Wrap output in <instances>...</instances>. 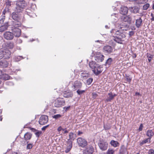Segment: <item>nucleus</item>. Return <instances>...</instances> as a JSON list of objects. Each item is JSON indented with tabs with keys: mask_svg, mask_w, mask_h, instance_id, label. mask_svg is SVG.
Returning a JSON list of instances; mask_svg holds the SVG:
<instances>
[{
	"mask_svg": "<svg viewBox=\"0 0 154 154\" xmlns=\"http://www.w3.org/2000/svg\"><path fill=\"white\" fill-rule=\"evenodd\" d=\"M16 11L17 12H21L23 9L26 6V4L24 1H19L17 2Z\"/></svg>",
	"mask_w": 154,
	"mask_h": 154,
	"instance_id": "nucleus-4",
	"label": "nucleus"
},
{
	"mask_svg": "<svg viewBox=\"0 0 154 154\" xmlns=\"http://www.w3.org/2000/svg\"><path fill=\"white\" fill-rule=\"evenodd\" d=\"M110 32L114 33L113 35L115 38L114 40L118 43H119L118 40L120 41L122 39L125 38L126 36V32L122 29L116 31L115 29H113L110 31Z\"/></svg>",
	"mask_w": 154,
	"mask_h": 154,
	"instance_id": "nucleus-1",
	"label": "nucleus"
},
{
	"mask_svg": "<svg viewBox=\"0 0 154 154\" xmlns=\"http://www.w3.org/2000/svg\"><path fill=\"white\" fill-rule=\"evenodd\" d=\"M70 107V106H65L64 107V109L65 110H67Z\"/></svg>",
	"mask_w": 154,
	"mask_h": 154,
	"instance_id": "nucleus-54",
	"label": "nucleus"
},
{
	"mask_svg": "<svg viewBox=\"0 0 154 154\" xmlns=\"http://www.w3.org/2000/svg\"><path fill=\"white\" fill-rule=\"evenodd\" d=\"M112 61V59L111 58H108L106 60L105 64L106 66L108 65L109 66L111 63Z\"/></svg>",
	"mask_w": 154,
	"mask_h": 154,
	"instance_id": "nucleus-30",
	"label": "nucleus"
},
{
	"mask_svg": "<svg viewBox=\"0 0 154 154\" xmlns=\"http://www.w3.org/2000/svg\"><path fill=\"white\" fill-rule=\"evenodd\" d=\"M8 63L5 60H2L0 61V66L2 67L5 68L7 67L8 65Z\"/></svg>",
	"mask_w": 154,
	"mask_h": 154,
	"instance_id": "nucleus-23",
	"label": "nucleus"
},
{
	"mask_svg": "<svg viewBox=\"0 0 154 154\" xmlns=\"http://www.w3.org/2000/svg\"><path fill=\"white\" fill-rule=\"evenodd\" d=\"M115 151L112 149H109L108 150L106 154H113Z\"/></svg>",
	"mask_w": 154,
	"mask_h": 154,
	"instance_id": "nucleus-38",
	"label": "nucleus"
},
{
	"mask_svg": "<svg viewBox=\"0 0 154 154\" xmlns=\"http://www.w3.org/2000/svg\"><path fill=\"white\" fill-rule=\"evenodd\" d=\"M104 58V56L99 53L94 57L95 60L98 63L102 62Z\"/></svg>",
	"mask_w": 154,
	"mask_h": 154,
	"instance_id": "nucleus-12",
	"label": "nucleus"
},
{
	"mask_svg": "<svg viewBox=\"0 0 154 154\" xmlns=\"http://www.w3.org/2000/svg\"><path fill=\"white\" fill-rule=\"evenodd\" d=\"M78 145L82 147H84L87 144V141L81 137L78 138L77 140Z\"/></svg>",
	"mask_w": 154,
	"mask_h": 154,
	"instance_id": "nucleus-9",
	"label": "nucleus"
},
{
	"mask_svg": "<svg viewBox=\"0 0 154 154\" xmlns=\"http://www.w3.org/2000/svg\"><path fill=\"white\" fill-rule=\"evenodd\" d=\"M14 28H13L12 29V31L13 35L16 37H18L20 36L21 34V30L17 27H15L14 26Z\"/></svg>",
	"mask_w": 154,
	"mask_h": 154,
	"instance_id": "nucleus-10",
	"label": "nucleus"
},
{
	"mask_svg": "<svg viewBox=\"0 0 154 154\" xmlns=\"http://www.w3.org/2000/svg\"><path fill=\"white\" fill-rule=\"evenodd\" d=\"M49 126V125H46L45 126H44L42 128V131H45L46 129L47 128L48 126Z\"/></svg>",
	"mask_w": 154,
	"mask_h": 154,
	"instance_id": "nucleus-51",
	"label": "nucleus"
},
{
	"mask_svg": "<svg viewBox=\"0 0 154 154\" xmlns=\"http://www.w3.org/2000/svg\"><path fill=\"white\" fill-rule=\"evenodd\" d=\"M23 58L21 56H18L14 58V61L16 62H18Z\"/></svg>",
	"mask_w": 154,
	"mask_h": 154,
	"instance_id": "nucleus-35",
	"label": "nucleus"
},
{
	"mask_svg": "<svg viewBox=\"0 0 154 154\" xmlns=\"http://www.w3.org/2000/svg\"><path fill=\"white\" fill-rule=\"evenodd\" d=\"M150 16L152 17V18L150 19L151 21H154V17L153 13H151V14Z\"/></svg>",
	"mask_w": 154,
	"mask_h": 154,
	"instance_id": "nucleus-53",
	"label": "nucleus"
},
{
	"mask_svg": "<svg viewBox=\"0 0 154 154\" xmlns=\"http://www.w3.org/2000/svg\"><path fill=\"white\" fill-rule=\"evenodd\" d=\"M63 95L65 98L72 97L73 96V94L71 91H65Z\"/></svg>",
	"mask_w": 154,
	"mask_h": 154,
	"instance_id": "nucleus-16",
	"label": "nucleus"
},
{
	"mask_svg": "<svg viewBox=\"0 0 154 154\" xmlns=\"http://www.w3.org/2000/svg\"><path fill=\"white\" fill-rule=\"evenodd\" d=\"M140 95V94L138 92H136L135 93V95Z\"/></svg>",
	"mask_w": 154,
	"mask_h": 154,
	"instance_id": "nucleus-62",
	"label": "nucleus"
},
{
	"mask_svg": "<svg viewBox=\"0 0 154 154\" xmlns=\"http://www.w3.org/2000/svg\"><path fill=\"white\" fill-rule=\"evenodd\" d=\"M68 133V131H67V130L66 129L64 131V133L65 134V133Z\"/></svg>",
	"mask_w": 154,
	"mask_h": 154,
	"instance_id": "nucleus-64",
	"label": "nucleus"
},
{
	"mask_svg": "<svg viewBox=\"0 0 154 154\" xmlns=\"http://www.w3.org/2000/svg\"><path fill=\"white\" fill-rule=\"evenodd\" d=\"M150 5L148 3H147L144 5L143 7V10H146L148 9Z\"/></svg>",
	"mask_w": 154,
	"mask_h": 154,
	"instance_id": "nucleus-34",
	"label": "nucleus"
},
{
	"mask_svg": "<svg viewBox=\"0 0 154 154\" xmlns=\"http://www.w3.org/2000/svg\"><path fill=\"white\" fill-rule=\"evenodd\" d=\"M8 47L10 49L13 48L14 46V44L13 42H10L8 44Z\"/></svg>",
	"mask_w": 154,
	"mask_h": 154,
	"instance_id": "nucleus-39",
	"label": "nucleus"
},
{
	"mask_svg": "<svg viewBox=\"0 0 154 154\" xmlns=\"http://www.w3.org/2000/svg\"><path fill=\"white\" fill-rule=\"evenodd\" d=\"M129 10L130 11L131 13L134 14L138 13L139 11V9L137 7H130L129 8Z\"/></svg>",
	"mask_w": 154,
	"mask_h": 154,
	"instance_id": "nucleus-20",
	"label": "nucleus"
},
{
	"mask_svg": "<svg viewBox=\"0 0 154 154\" xmlns=\"http://www.w3.org/2000/svg\"><path fill=\"white\" fill-rule=\"evenodd\" d=\"M77 93L79 95H81L85 92V90H80L79 89L77 90Z\"/></svg>",
	"mask_w": 154,
	"mask_h": 154,
	"instance_id": "nucleus-37",
	"label": "nucleus"
},
{
	"mask_svg": "<svg viewBox=\"0 0 154 154\" xmlns=\"http://www.w3.org/2000/svg\"><path fill=\"white\" fill-rule=\"evenodd\" d=\"M65 104V100L62 98H59L55 100L54 106L57 107H60L64 106Z\"/></svg>",
	"mask_w": 154,
	"mask_h": 154,
	"instance_id": "nucleus-7",
	"label": "nucleus"
},
{
	"mask_svg": "<svg viewBox=\"0 0 154 154\" xmlns=\"http://www.w3.org/2000/svg\"><path fill=\"white\" fill-rule=\"evenodd\" d=\"M12 17L16 21L13 23L14 26L15 27H20L21 26L23 21L22 16L18 13L15 12H13L11 14Z\"/></svg>",
	"mask_w": 154,
	"mask_h": 154,
	"instance_id": "nucleus-3",
	"label": "nucleus"
},
{
	"mask_svg": "<svg viewBox=\"0 0 154 154\" xmlns=\"http://www.w3.org/2000/svg\"><path fill=\"white\" fill-rule=\"evenodd\" d=\"M9 11V9L8 8H5L2 11V15H5V14L7 13H8Z\"/></svg>",
	"mask_w": 154,
	"mask_h": 154,
	"instance_id": "nucleus-36",
	"label": "nucleus"
},
{
	"mask_svg": "<svg viewBox=\"0 0 154 154\" xmlns=\"http://www.w3.org/2000/svg\"><path fill=\"white\" fill-rule=\"evenodd\" d=\"M75 134L72 132H70L69 135V138L68 139H69V140H72L73 141L75 139Z\"/></svg>",
	"mask_w": 154,
	"mask_h": 154,
	"instance_id": "nucleus-28",
	"label": "nucleus"
},
{
	"mask_svg": "<svg viewBox=\"0 0 154 154\" xmlns=\"http://www.w3.org/2000/svg\"><path fill=\"white\" fill-rule=\"evenodd\" d=\"M28 142H27V145L26 146V149H31L33 147V144L31 143H28Z\"/></svg>",
	"mask_w": 154,
	"mask_h": 154,
	"instance_id": "nucleus-32",
	"label": "nucleus"
},
{
	"mask_svg": "<svg viewBox=\"0 0 154 154\" xmlns=\"http://www.w3.org/2000/svg\"><path fill=\"white\" fill-rule=\"evenodd\" d=\"M11 2H10L8 0L6 2V5L9 6H11Z\"/></svg>",
	"mask_w": 154,
	"mask_h": 154,
	"instance_id": "nucleus-52",
	"label": "nucleus"
},
{
	"mask_svg": "<svg viewBox=\"0 0 154 154\" xmlns=\"http://www.w3.org/2000/svg\"><path fill=\"white\" fill-rule=\"evenodd\" d=\"M151 139L148 137L146 139H145L141 141H140V145L141 146L144 144L149 143L151 142Z\"/></svg>",
	"mask_w": 154,
	"mask_h": 154,
	"instance_id": "nucleus-22",
	"label": "nucleus"
},
{
	"mask_svg": "<svg viewBox=\"0 0 154 154\" xmlns=\"http://www.w3.org/2000/svg\"><path fill=\"white\" fill-rule=\"evenodd\" d=\"M152 59V57H149L148 58V60L149 62H150L151 61V60Z\"/></svg>",
	"mask_w": 154,
	"mask_h": 154,
	"instance_id": "nucleus-59",
	"label": "nucleus"
},
{
	"mask_svg": "<svg viewBox=\"0 0 154 154\" xmlns=\"http://www.w3.org/2000/svg\"><path fill=\"white\" fill-rule=\"evenodd\" d=\"M104 128L105 130H109L110 128V126L108 125H105L104 126Z\"/></svg>",
	"mask_w": 154,
	"mask_h": 154,
	"instance_id": "nucleus-46",
	"label": "nucleus"
},
{
	"mask_svg": "<svg viewBox=\"0 0 154 154\" xmlns=\"http://www.w3.org/2000/svg\"><path fill=\"white\" fill-rule=\"evenodd\" d=\"M26 14H27V15H29L30 16H32V15H30V14L31 13L30 12H29L26 11Z\"/></svg>",
	"mask_w": 154,
	"mask_h": 154,
	"instance_id": "nucleus-58",
	"label": "nucleus"
},
{
	"mask_svg": "<svg viewBox=\"0 0 154 154\" xmlns=\"http://www.w3.org/2000/svg\"><path fill=\"white\" fill-rule=\"evenodd\" d=\"M61 116L60 114H58L54 115V116H53V118L54 119H57L58 118H60V117H61Z\"/></svg>",
	"mask_w": 154,
	"mask_h": 154,
	"instance_id": "nucleus-44",
	"label": "nucleus"
},
{
	"mask_svg": "<svg viewBox=\"0 0 154 154\" xmlns=\"http://www.w3.org/2000/svg\"><path fill=\"white\" fill-rule=\"evenodd\" d=\"M72 148V147L70 146H67L66 147V149L65 150V152L66 153H68L69 152V151L71 149V148Z\"/></svg>",
	"mask_w": 154,
	"mask_h": 154,
	"instance_id": "nucleus-42",
	"label": "nucleus"
},
{
	"mask_svg": "<svg viewBox=\"0 0 154 154\" xmlns=\"http://www.w3.org/2000/svg\"><path fill=\"white\" fill-rule=\"evenodd\" d=\"M108 97H107V99L106 100V101L107 102H110L114 98V97L116 96L115 94H113L111 92L108 94Z\"/></svg>",
	"mask_w": 154,
	"mask_h": 154,
	"instance_id": "nucleus-17",
	"label": "nucleus"
},
{
	"mask_svg": "<svg viewBox=\"0 0 154 154\" xmlns=\"http://www.w3.org/2000/svg\"><path fill=\"white\" fill-rule=\"evenodd\" d=\"M3 73L2 72V71L0 69V77L1 76Z\"/></svg>",
	"mask_w": 154,
	"mask_h": 154,
	"instance_id": "nucleus-60",
	"label": "nucleus"
},
{
	"mask_svg": "<svg viewBox=\"0 0 154 154\" xmlns=\"http://www.w3.org/2000/svg\"><path fill=\"white\" fill-rule=\"evenodd\" d=\"M89 65L92 71L96 75H97L100 74L103 71V68L101 66L97 64L94 61L90 62Z\"/></svg>",
	"mask_w": 154,
	"mask_h": 154,
	"instance_id": "nucleus-2",
	"label": "nucleus"
},
{
	"mask_svg": "<svg viewBox=\"0 0 154 154\" xmlns=\"http://www.w3.org/2000/svg\"><path fill=\"white\" fill-rule=\"evenodd\" d=\"M8 85H13V84L12 82H8Z\"/></svg>",
	"mask_w": 154,
	"mask_h": 154,
	"instance_id": "nucleus-63",
	"label": "nucleus"
},
{
	"mask_svg": "<svg viewBox=\"0 0 154 154\" xmlns=\"http://www.w3.org/2000/svg\"><path fill=\"white\" fill-rule=\"evenodd\" d=\"M154 135V132L152 130H148L146 132V135L150 139H151Z\"/></svg>",
	"mask_w": 154,
	"mask_h": 154,
	"instance_id": "nucleus-21",
	"label": "nucleus"
},
{
	"mask_svg": "<svg viewBox=\"0 0 154 154\" xmlns=\"http://www.w3.org/2000/svg\"><path fill=\"white\" fill-rule=\"evenodd\" d=\"M94 152V148L91 146H89L83 150V154H92Z\"/></svg>",
	"mask_w": 154,
	"mask_h": 154,
	"instance_id": "nucleus-11",
	"label": "nucleus"
},
{
	"mask_svg": "<svg viewBox=\"0 0 154 154\" xmlns=\"http://www.w3.org/2000/svg\"><path fill=\"white\" fill-rule=\"evenodd\" d=\"M4 37L7 40H11L14 38L13 34L10 32H6L4 34Z\"/></svg>",
	"mask_w": 154,
	"mask_h": 154,
	"instance_id": "nucleus-13",
	"label": "nucleus"
},
{
	"mask_svg": "<svg viewBox=\"0 0 154 154\" xmlns=\"http://www.w3.org/2000/svg\"><path fill=\"white\" fill-rule=\"evenodd\" d=\"M62 128L61 126L59 127L57 129V131H60L61 130H62Z\"/></svg>",
	"mask_w": 154,
	"mask_h": 154,
	"instance_id": "nucleus-57",
	"label": "nucleus"
},
{
	"mask_svg": "<svg viewBox=\"0 0 154 154\" xmlns=\"http://www.w3.org/2000/svg\"><path fill=\"white\" fill-rule=\"evenodd\" d=\"M8 23H5L3 25H2L0 27V32H3L8 29Z\"/></svg>",
	"mask_w": 154,
	"mask_h": 154,
	"instance_id": "nucleus-24",
	"label": "nucleus"
},
{
	"mask_svg": "<svg viewBox=\"0 0 154 154\" xmlns=\"http://www.w3.org/2000/svg\"><path fill=\"white\" fill-rule=\"evenodd\" d=\"M143 125L142 124H141L139 128V131H141L142 130L143 128Z\"/></svg>",
	"mask_w": 154,
	"mask_h": 154,
	"instance_id": "nucleus-49",
	"label": "nucleus"
},
{
	"mask_svg": "<svg viewBox=\"0 0 154 154\" xmlns=\"http://www.w3.org/2000/svg\"><path fill=\"white\" fill-rule=\"evenodd\" d=\"M82 86V83L78 81H76L72 83L71 88L73 91L81 88Z\"/></svg>",
	"mask_w": 154,
	"mask_h": 154,
	"instance_id": "nucleus-6",
	"label": "nucleus"
},
{
	"mask_svg": "<svg viewBox=\"0 0 154 154\" xmlns=\"http://www.w3.org/2000/svg\"><path fill=\"white\" fill-rule=\"evenodd\" d=\"M41 131H38L35 133V134L36 136L38 137L39 136V135L41 134Z\"/></svg>",
	"mask_w": 154,
	"mask_h": 154,
	"instance_id": "nucleus-50",
	"label": "nucleus"
},
{
	"mask_svg": "<svg viewBox=\"0 0 154 154\" xmlns=\"http://www.w3.org/2000/svg\"><path fill=\"white\" fill-rule=\"evenodd\" d=\"M115 15V18H114V19L115 20H116V18L117 17V14H112L111 15V16L112 17L114 15Z\"/></svg>",
	"mask_w": 154,
	"mask_h": 154,
	"instance_id": "nucleus-56",
	"label": "nucleus"
},
{
	"mask_svg": "<svg viewBox=\"0 0 154 154\" xmlns=\"http://www.w3.org/2000/svg\"><path fill=\"white\" fill-rule=\"evenodd\" d=\"M4 52L2 51H0V59L4 57Z\"/></svg>",
	"mask_w": 154,
	"mask_h": 154,
	"instance_id": "nucleus-48",
	"label": "nucleus"
},
{
	"mask_svg": "<svg viewBox=\"0 0 154 154\" xmlns=\"http://www.w3.org/2000/svg\"><path fill=\"white\" fill-rule=\"evenodd\" d=\"M134 34V32L133 31H131L129 32V35L130 36H131Z\"/></svg>",
	"mask_w": 154,
	"mask_h": 154,
	"instance_id": "nucleus-55",
	"label": "nucleus"
},
{
	"mask_svg": "<svg viewBox=\"0 0 154 154\" xmlns=\"http://www.w3.org/2000/svg\"><path fill=\"white\" fill-rule=\"evenodd\" d=\"M1 19L0 20V23L2 24L4 22L5 19V15H2L1 17Z\"/></svg>",
	"mask_w": 154,
	"mask_h": 154,
	"instance_id": "nucleus-33",
	"label": "nucleus"
},
{
	"mask_svg": "<svg viewBox=\"0 0 154 154\" xmlns=\"http://www.w3.org/2000/svg\"><path fill=\"white\" fill-rule=\"evenodd\" d=\"M48 118L47 116L42 115L40 117L39 120V123L40 125H44L46 124L48 122Z\"/></svg>",
	"mask_w": 154,
	"mask_h": 154,
	"instance_id": "nucleus-8",
	"label": "nucleus"
},
{
	"mask_svg": "<svg viewBox=\"0 0 154 154\" xmlns=\"http://www.w3.org/2000/svg\"><path fill=\"white\" fill-rule=\"evenodd\" d=\"M148 154H154V150L153 149H150L148 152Z\"/></svg>",
	"mask_w": 154,
	"mask_h": 154,
	"instance_id": "nucleus-45",
	"label": "nucleus"
},
{
	"mask_svg": "<svg viewBox=\"0 0 154 154\" xmlns=\"http://www.w3.org/2000/svg\"><path fill=\"white\" fill-rule=\"evenodd\" d=\"M88 73L85 72H82L81 75L82 77L84 79H86L88 77Z\"/></svg>",
	"mask_w": 154,
	"mask_h": 154,
	"instance_id": "nucleus-29",
	"label": "nucleus"
},
{
	"mask_svg": "<svg viewBox=\"0 0 154 154\" xmlns=\"http://www.w3.org/2000/svg\"><path fill=\"white\" fill-rule=\"evenodd\" d=\"M82 134V132L81 131H78V135H79L81 134Z\"/></svg>",
	"mask_w": 154,
	"mask_h": 154,
	"instance_id": "nucleus-61",
	"label": "nucleus"
},
{
	"mask_svg": "<svg viewBox=\"0 0 154 154\" xmlns=\"http://www.w3.org/2000/svg\"><path fill=\"white\" fill-rule=\"evenodd\" d=\"M10 77L9 75L3 73L1 76L0 77V79L5 80H6L10 79Z\"/></svg>",
	"mask_w": 154,
	"mask_h": 154,
	"instance_id": "nucleus-25",
	"label": "nucleus"
},
{
	"mask_svg": "<svg viewBox=\"0 0 154 154\" xmlns=\"http://www.w3.org/2000/svg\"><path fill=\"white\" fill-rule=\"evenodd\" d=\"M128 9V8L124 6H122L120 10V13L123 15H125L127 14Z\"/></svg>",
	"mask_w": 154,
	"mask_h": 154,
	"instance_id": "nucleus-15",
	"label": "nucleus"
},
{
	"mask_svg": "<svg viewBox=\"0 0 154 154\" xmlns=\"http://www.w3.org/2000/svg\"><path fill=\"white\" fill-rule=\"evenodd\" d=\"M36 6L34 4H32L31 6V8L32 11H34L36 9Z\"/></svg>",
	"mask_w": 154,
	"mask_h": 154,
	"instance_id": "nucleus-41",
	"label": "nucleus"
},
{
	"mask_svg": "<svg viewBox=\"0 0 154 154\" xmlns=\"http://www.w3.org/2000/svg\"><path fill=\"white\" fill-rule=\"evenodd\" d=\"M100 149L102 151H105L107 148L108 146V143L103 140H100L98 143Z\"/></svg>",
	"mask_w": 154,
	"mask_h": 154,
	"instance_id": "nucleus-5",
	"label": "nucleus"
},
{
	"mask_svg": "<svg viewBox=\"0 0 154 154\" xmlns=\"http://www.w3.org/2000/svg\"><path fill=\"white\" fill-rule=\"evenodd\" d=\"M92 97L94 99L97 96V94L95 92H93L92 93Z\"/></svg>",
	"mask_w": 154,
	"mask_h": 154,
	"instance_id": "nucleus-47",
	"label": "nucleus"
},
{
	"mask_svg": "<svg viewBox=\"0 0 154 154\" xmlns=\"http://www.w3.org/2000/svg\"><path fill=\"white\" fill-rule=\"evenodd\" d=\"M32 136V135L30 133H27L24 136L25 140H29L31 139Z\"/></svg>",
	"mask_w": 154,
	"mask_h": 154,
	"instance_id": "nucleus-27",
	"label": "nucleus"
},
{
	"mask_svg": "<svg viewBox=\"0 0 154 154\" xmlns=\"http://www.w3.org/2000/svg\"><path fill=\"white\" fill-rule=\"evenodd\" d=\"M122 20L125 22H127L130 23L132 20V18L130 15L124 16L122 18Z\"/></svg>",
	"mask_w": 154,
	"mask_h": 154,
	"instance_id": "nucleus-18",
	"label": "nucleus"
},
{
	"mask_svg": "<svg viewBox=\"0 0 154 154\" xmlns=\"http://www.w3.org/2000/svg\"><path fill=\"white\" fill-rule=\"evenodd\" d=\"M110 144L112 146L114 147H116L119 145V143L117 141H115L113 140H112L110 142Z\"/></svg>",
	"mask_w": 154,
	"mask_h": 154,
	"instance_id": "nucleus-26",
	"label": "nucleus"
},
{
	"mask_svg": "<svg viewBox=\"0 0 154 154\" xmlns=\"http://www.w3.org/2000/svg\"><path fill=\"white\" fill-rule=\"evenodd\" d=\"M125 78L129 82H130L131 81L132 78L129 75H125Z\"/></svg>",
	"mask_w": 154,
	"mask_h": 154,
	"instance_id": "nucleus-43",
	"label": "nucleus"
},
{
	"mask_svg": "<svg viewBox=\"0 0 154 154\" xmlns=\"http://www.w3.org/2000/svg\"><path fill=\"white\" fill-rule=\"evenodd\" d=\"M93 79L90 78L87 80V84L88 85H89L91 84L93 81Z\"/></svg>",
	"mask_w": 154,
	"mask_h": 154,
	"instance_id": "nucleus-40",
	"label": "nucleus"
},
{
	"mask_svg": "<svg viewBox=\"0 0 154 154\" xmlns=\"http://www.w3.org/2000/svg\"><path fill=\"white\" fill-rule=\"evenodd\" d=\"M103 51L106 53L109 54L112 52L113 48L110 46L106 45L104 46L103 48Z\"/></svg>",
	"mask_w": 154,
	"mask_h": 154,
	"instance_id": "nucleus-14",
	"label": "nucleus"
},
{
	"mask_svg": "<svg viewBox=\"0 0 154 154\" xmlns=\"http://www.w3.org/2000/svg\"><path fill=\"white\" fill-rule=\"evenodd\" d=\"M142 20L141 17L136 20L135 25L137 28H140L142 25Z\"/></svg>",
	"mask_w": 154,
	"mask_h": 154,
	"instance_id": "nucleus-19",
	"label": "nucleus"
},
{
	"mask_svg": "<svg viewBox=\"0 0 154 154\" xmlns=\"http://www.w3.org/2000/svg\"><path fill=\"white\" fill-rule=\"evenodd\" d=\"M72 140H69V139H67V141H66V143L67 144V146H70L72 147Z\"/></svg>",
	"mask_w": 154,
	"mask_h": 154,
	"instance_id": "nucleus-31",
	"label": "nucleus"
}]
</instances>
